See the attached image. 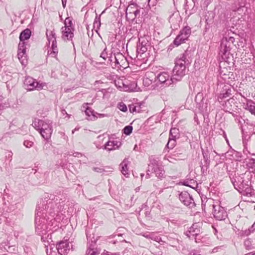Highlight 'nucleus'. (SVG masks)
<instances>
[{
  "label": "nucleus",
  "instance_id": "obj_30",
  "mask_svg": "<svg viewBox=\"0 0 255 255\" xmlns=\"http://www.w3.org/2000/svg\"><path fill=\"white\" fill-rule=\"evenodd\" d=\"M169 137L177 138L179 137V130L176 128H171L170 130Z\"/></svg>",
  "mask_w": 255,
  "mask_h": 255
},
{
  "label": "nucleus",
  "instance_id": "obj_52",
  "mask_svg": "<svg viewBox=\"0 0 255 255\" xmlns=\"http://www.w3.org/2000/svg\"><path fill=\"white\" fill-rule=\"evenodd\" d=\"M159 0H148V5H150L151 4L152 6H154L156 2L158 1Z\"/></svg>",
  "mask_w": 255,
  "mask_h": 255
},
{
  "label": "nucleus",
  "instance_id": "obj_18",
  "mask_svg": "<svg viewBox=\"0 0 255 255\" xmlns=\"http://www.w3.org/2000/svg\"><path fill=\"white\" fill-rule=\"evenodd\" d=\"M203 155L204 160L203 162L201 161L200 167L202 173L204 175H206L207 174V171L209 167L210 160L209 159L207 155H205L204 153H203Z\"/></svg>",
  "mask_w": 255,
  "mask_h": 255
},
{
  "label": "nucleus",
  "instance_id": "obj_26",
  "mask_svg": "<svg viewBox=\"0 0 255 255\" xmlns=\"http://www.w3.org/2000/svg\"><path fill=\"white\" fill-rule=\"evenodd\" d=\"M10 106L8 99L6 97H0V110Z\"/></svg>",
  "mask_w": 255,
  "mask_h": 255
},
{
  "label": "nucleus",
  "instance_id": "obj_38",
  "mask_svg": "<svg viewBox=\"0 0 255 255\" xmlns=\"http://www.w3.org/2000/svg\"><path fill=\"white\" fill-rule=\"evenodd\" d=\"M148 47L141 46L140 45H137L136 52L138 53L143 54L147 50Z\"/></svg>",
  "mask_w": 255,
  "mask_h": 255
},
{
  "label": "nucleus",
  "instance_id": "obj_11",
  "mask_svg": "<svg viewBox=\"0 0 255 255\" xmlns=\"http://www.w3.org/2000/svg\"><path fill=\"white\" fill-rule=\"evenodd\" d=\"M161 83L164 84L166 86H169L174 83L175 79L173 75L170 78L169 74L167 72H161L156 76Z\"/></svg>",
  "mask_w": 255,
  "mask_h": 255
},
{
  "label": "nucleus",
  "instance_id": "obj_44",
  "mask_svg": "<svg viewBox=\"0 0 255 255\" xmlns=\"http://www.w3.org/2000/svg\"><path fill=\"white\" fill-rule=\"evenodd\" d=\"M143 104H144L143 102H140V103H135L134 104L135 106H136V109L137 110V113L141 112V111H142L141 109L142 108Z\"/></svg>",
  "mask_w": 255,
  "mask_h": 255
},
{
  "label": "nucleus",
  "instance_id": "obj_28",
  "mask_svg": "<svg viewBox=\"0 0 255 255\" xmlns=\"http://www.w3.org/2000/svg\"><path fill=\"white\" fill-rule=\"evenodd\" d=\"M139 89V88H137V84L135 83H132L128 86H126L124 88V91L129 92L138 91Z\"/></svg>",
  "mask_w": 255,
  "mask_h": 255
},
{
  "label": "nucleus",
  "instance_id": "obj_64",
  "mask_svg": "<svg viewBox=\"0 0 255 255\" xmlns=\"http://www.w3.org/2000/svg\"><path fill=\"white\" fill-rule=\"evenodd\" d=\"M191 94H192V95L196 94V96H199V95L200 94V92H197V93H196V92H195V93H192Z\"/></svg>",
  "mask_w": 255,
  "mask_h": 255
},
{
  "label": "nucleus",
  "instance_id": "obj_49",
  "mask_svg": "<svg viewBox=\"0 0 255 255\" xmlns=\"http://www.w3.org/2000/svg\"><path fill=\"white\" fill-rule=\"evenodd\" d=\"M251 232L252 231L250 229L245 231H242L241 232V235L243 236H248L251 234Z\"/></svg>",
  "mask_w": 255,
  "mask_h": 255
},
{
  "label": "nucleus",
  "instance_id": "obj_19",
  "mask_svg": "<svg viewBox=\"0 0 255 255\" xmlns=\"http://www.w3.org/2000/svg\"><path fill=\"white\" fill-rule=\"evenodd\" d=\"M103 84L104 83L101 81H96L93 84V88L96 91L102 92L103 96H106L107 94V90L106 89L103 88Z\"/></svg>",
  "mask_w": 255,
  "mask_h": 255
},
{
  "label": "nucleus",
  "instance_id": "obj_32",
  "mask_svg": "<svg viewBox=\"0 0 255 255\" xmlns=\"http://www.w3.org/2000/svg\"><path fill=\"white\" fill-rule=\"evenodd\" d=\"M176 138L169 137L166 146L168 148L172 149L176 144Z\"/></svg>",
  "mask_w": 255,
  "mask_h": 255
},
{
  "label": "nucleus",
  "instance_id": "obj_1",
  "mask_svg": "<svg viewBox=\"0 0 255 255\" xmlns=\"http://www.w3.org/2000/svg\"><path fill=\"white\" fill-rule=\"evenodd\" d=\"M63 195L46 193L38 202L35 217V230L43 242H52L51 232L59 228L65 217Z\"/></svg>",
  "mask_w": 255,
  "mask_h": 255
},
{
  "label": "nucleus",
  "instance_id": "obj_46",
  "mask_svg": "<svg viewBox=\"0 0 255 255\" xmlns=\"http://www.w3.org/2000/svg\"><path fill=\"white\" fill-rule=\"evenodd\" d=\"M244 245L247 250H249L252 249L251 242L249 240H247L244 242Z\"/></svg>",
  "mask_w": 255,
  "mask_h": 255
},
{
  "label": "nucleus",
  "instance_id": "obj_12",
  "mask_svg": "<svg viewBox=\"0 0 255 255\" xmlns=\"http://www.w3.org/2000/svg\"><path fill=\"white\" fill-rule=\"evenodd\" d=\"M197 107L202 112L208 110V103L206 97H195Z\"/></svg>",
  "mask_w": 255,
  "mask_h": 255
},
{
  "label": "nucleus",
  "instance_id": "obj_34",
  "mask_svg": "<svg viewBox=\"0 0 255 255\" xmlns=\"http://www.w3.org/2000/svg\"><path fill=\"white\" fill-rule=\"evenodd\" d=\"M252 189L249 185L248 186H246V188L244 189L243 192H241L243 195L247 196H251L252 195Z\"/></svg>",
  "mask_w": 255,
  "mask_h": 255
},
{
  "label": "nucleus",
  "instance_id": "obj_63",
  "mask_svg": "<svg viewBox=\"0 0 255 255\" xmlns=\"http://www.w3.org/2000/svg\"><path fill=\"white\" fill-rule=\"evenodd\" d=\"M169 158H171V157H170L169 156H168V157H164V159H167V160H168L169 161L171 162V161L169 160Z\"/></svg>",
  "mask_w": 255,
  "mask_h": 255
},
{
  "label": "nucleus",
  "instance_id": "obj_40",
  "mask_svg": "<svg viewBox=\"0 0 255 255\" xmlns=\"http://www.w3.org/2000/svg\"><path fill=\"white\" fill-rule=\"evenodd\" d=\"M132 127L131 126H126L123 129L124 133L127 135H129L132 132Z\"/></svg>",
  "mask_w": 255,
  "mask_h": 255
},
{
  "label": "nucleus",
  "instance_id": "obj_4",
  "mask_svg": "<svg viewBox=\"0 0 255 255\" xmlns=\"http://www.w3.org/2000/svg\"><path fill=\"white\" fill-rule=\"evenodd\" d=\"M52 125L51 120H42L37 118H35L32 124L33 127L38 130L43 138L46 140L51 137L53 131Z\"/></svg>",
  "mask_w": 255,
  "mask_h": 255
},
{
  "label": "nucleus",
  "instance_id": "obj_8",
  "mask_svg": "<svg viewBox=\"0 0 255 255\" xmlns=\"http://www.w3.org/2000/svg\"><path fill=\"white\" fill-rule=\"evenodd\" d=\"M179 199L184 205L188 207L189 208H192L195 206V203L192 197L186 191L181 192L179 194Z\"/></svg>",
  "mask_w": 255,
  "mask_h": 255
},
{
  "label": "nucleus",
  "instance_id": "obj_17",
  "mask_svg": "<svg viewBox=\"0 0 255 255\" xmlns=\"http://www.w3.org/2000/svg\"><path fill=\"white\" fill-rule=\"evenodd\" d=\"M88 103H84L83 105V108H85V113L88 116V120L91 121H95L97 116L96 115V113L91 108L87 106Z\"/></svg>",
  "mask_w": 255,
  "mask_h": 255
},
{
  "label": "nucleus",
  "instance_id": "obj_59",
  "mask_svg": "<svg viewBox=\"0 0 255 255\" xmlns=\"http://www.w3.org/2000/svg\"><path fill=\"white\" fill-rule=\"evenodd\" d=\"M143 236H144V237H145L146 238H150V235L149 234H148L147 233H145L143 235Z\"/></svg>",
  "mask_w": 255,
  "mask_h": 255
},
{
  "label": "nucleus",
  "instance_id": "obj_25",
  "mask_svg": "<svg viewBox=\"0 0 255 255\" xmlns=\"http://www.w3.org/2000/svg\"><path fill=\"white\" fill-rule=\"evenodd\" d=\"M100 57L102 58L104 60H106L107 58H108L109 61L112 62V54L108 53L107 51V47L105 46L103 51L100 54Z\"/></svg>",
  "mask_w": 255,
  "mask_h": 255
},
{
  "label": "nucleus",
  "instance_id": "obj_42",
  "mask_svg": "<svg viewBox=\"0 0 255 255\" xmlns=\"http://www.w3.org/2000/svg\"><path fill=\"white\" fill-rule=\"evenodd\" d=\"M118 108L122 112H126L127 111V106L123 102H121L118 105Z\"/></svg>",
  "mask_w": 255,
  "mask_h": 255
},
{
  "label": "nucleus",
  "instance_id": "obj_10",
  "mask_svg": "<svg viewBox=\"0 0 255 255\" xmlns=\"http://www.w3.org/2000/svg\"><path fill=\"white\" fill-rule=\"evenodd\" d=\"M200 233V227L197 223H195L193 224L185 234L189 238L195 239V242H197L196 237L199 235Z\"/></svg>",
  "mask_w": 255,
  "mask_h": 255
},
{
  "label": "nucleus",
  "instance_id": "obj_29",
  "mask_svg": "<svg viewBox=\"0 0 255 255\" xmlns=\"http://www.w3.org/2000/svg\"><path fill=\"white\" fill-rule=\"evenodd\" d=\"M46 35L49 44L53 41L54 39H56V35L54 31H48L47 30Z\"/></svg>",
  "mask_w": 255,
  "mask_h": 255
},
{
  "label": "nucleus",
  "instance_id": "obj_41",
  "mask_svg": "<svg viewBox=\"0 0 255 255\" xmlns=\"http://www.w3.org/2000/svg\"><path fill=\"white\" fill-rule=\"evenodd\" d=\"M246 109L248 110L252 114L255 116V106L254 105L247 104Z\"/></svg>",
  "mask_w": 255,
  "mask_h": 255
},
{
  "label": "nucleus",
  "instance_id": "obj_39",
  "mask_svg": "<svg viewBox=\"0 0 255 255\" xmlns=\"http://www.w3.org/2000/svg\"><path fill=\"white\" fill-rule=\"evenodd\" d=\"M152 79H150L148 77H145L143 79V85L144 87H148L152 83Z\"/></svg>",
  "mask_w": 255,
  "mask_h": 255
},
{
  "label": "nucleus",
  "instance_id": "obj_43",
  "mask_svg": "<svg viewBox=\"0 0 255 255\" xmlns=\"http://www.w3.org/2000/svg\"><path fill=\"white\" fill-rule=\"evenodd\" d=\"M137 45H140L141 46H143L144 47H148L149 45V42L147 40L142 39L141 41L140 39H139V42Z\"/></svg>",
  "mask_w": 255,
  "mask_h": 255
},
{
  "label": "nucleus",
  "instance_id": "obj_15",
  "mask_svg": "<svg viewBox=\"0 0 255 255\" xmlns=\"http://www.w3.org/2000/svg\"><path fill=\"white\" fill-rule=\"evenodd\" d=\"M122 143L119 140H112L107 142L105 144V148L108 150H112L118 149Z\"/></svg>",
  "mask_w": 255,
  "mask_h": 255
},
{
  "label": "nucleus",
  "instance_id": "obj_27",
  "mask_svg": "<svg viewBox=\"0 0 255 255\" xmlns=\"http://www.w3.org/2000/svg\"><path fill=\"white\" fill-rule=\"evenodd\" d=\"M72 19L73 18L71 17H67L64 21L65 26L63 27L69 28L70 29L74 30V27L72 23Z\"/></svg>",
  "mask_w": 255,
  "mask_h": 255
},
{
  "label": "nucleus",
  "instance_id": "obj_14",
  "mask_svg": "<svg viewBox=\"0 0 255 255\" xmlns=\"http://www.w3.org/2000/svg\"><path fill=\"white\" fill-rule=\"evenodd\" d=\"M218 88L221 89L220 96H229L234 94L235 90L230 85H220Z\"/></svg>",
  "mask_w": 255,
  "mask_h": 255
},
{
  "label": "nucleus",
  "instance_id": "obj_3",
  "mask_svg": "<svg viewBox=\"0 0 255 255\" xmlns=\"http://www.w3.org/2000/svg\"><path fill=\"white\" fill-rule=\"evenodd\" d=\"M227 30L228 32V34L226 33L225 36L221 40L219 54L221 55L223 59L227 61L231 57H233L230 51L234 45L235 39L233 36L229 35L230 32L229 31L232 32V34H234V32H232L231 29H230V30L227 29Z\"/></svg>",
  "mask_w": 255,
  "mask_h": 255
},
{
  "label": "nucleus",
  "instance_id": "obj_55",
  "mask_svg": "<svg viewBox=\"0 0 255 255\" xmlns=\"http://www.w3.org/2000/svg\"><path fill=\"white\" fill-rule=\"evenodd\" d=\"M184 9H185V12L187 14V11L188 9H189V7L187 2L184 4Z\"/></svg>",
  "mask_w": 255,
  "mask_h": 255
},
{
  "label": "nucleus",
  "instance_id": "obj_45",
  "mask_svg": "<svg viewBox=\"0 0 255 255\" xmlns=\"http://www.w3.org/2000/svg\"><path fill=\"white\" fill-rule=\"evenodd\" d=\"M150 164L152 165L153 168L156 166H159L158 165V161L154 158L150 159Z\"/></svg>",
  "mask_w": 255,
  "mask_h": 255
},
{
  "label": "nucleus",
  "instance_id": "obj_61",
  "mask_svg": "<svg viewBox=\"0 0 255 255\" xmlns=\"http://www.w3.org/2000/svg\"><path fill=\"white\" fill-rule=\"evenodd\" d=\"M67 0H62V4L64 7H65L66 3Z\"/></svg>",
  "mask_w": 255,
  "mask_h": 255
},
{
  "label": "nucleus",
  "instance_id": "obj_60",
  "mask_svg": "<svg viewBox=\"0 0 255 255\" xmlns=\"http://www.w3.org/2000/svg\"><path fill=\"white\" fill-rule=\"evenodd\" d=\"M245 255H255V252H252L248 254H246Z\"/></svg>",
  "mask_w": 255,
  "mask_h": 255
},
{
  "label": "nucleus",
  "instance_id": "obj_5",
  "mask_svg": "<svg viewBox=\"0 0 255 255\" xmlns=\"http://www.w3.org/2000/svg\"><path fill=\"white\" fill-rule=\"evenodd\" d=\"M25 89L28 91L34 90H40L43 88L45 85L44 83H40L36 80L30 77H26L24 81Z\"/></svg>",
  "mask_w": 255,
  "mask_h": 255
},
{
  "label": "nucleus",
  "instance_id": "obj_54",
  "mask_svg": "<svg viewBox=\"0 0 255 255\" xmlns=\"http://www.w3.org/2000/svg\"><path fill=\"white\" fill-rule=\"evenodd\" d=\"M98 115V117L100 118H104V117H108V115L107 114H98V113H96V115Z\"/></svg>",
  "mask_w": 255,
  "mask_h": 255
},
{
  "label": "nucleus",
  "instance_id": "obj_58",
  "mask_svg": "<svg viewBox=\"0 0 255 255\" xmlns=\"http://www.w3.org/2000/svg\"><path fill=\"white\" fill-rule=\"evenodd\" d=\"M81 154L80 152H75L73 153V156L75 157L78 156L79 155H81Z\"/></svg>",
  "mask_w": 255,
  "mask_h": 255
},
{
  "label": "nucleus",
  "instance_id": "obj_31",
  "mask_svg": "<svg viewBox=\"0 0 255 255\" xmlns=\"http://www.w3.org/2000/svg\"><path fill=\"white\" fill-rule=\"evenodd\" d=\"M185 39L181 35H178L173 41V43L176 46L180 45L182 43L185 41Z\"/></svg>",
  "mask_w": 255,
  "mask_h": 255
},
{
  "label": "nucleus",
  "instance_id": "obj_35",
  "mask_svg": "<svg viewBox=\"0 0 255 255\" xmlns=\"http://www.w3.org/2000/svg\"><path fill=\"white\" fill-rule=\"evenodd\" d=\"M17 56L21 63L22 65L24 64V61L26 60V53L23 54V53L21 51H18Z\"/></svg>",
  "mask_w": 255,
  "mask_h": 255
},
{
  "label": "nucleus",
  "instance_id": "obj_2",
  "mask_svg": "<svg viewBox=\"0 0 255 255\" xmlns=\"http://www.w3.org/2000/svg\"><path fill=\"white\" fill-rule=\"evenodd\" d=\"M191 62V59L188 56L187 52L185 51L179 58H177L175 65L173 69V76L175 81H180L185 74L186 66Z\"/></svg>",
  "mask_w": 255,
  "mask_h": 255
},
{
  "label": "nucleus",
  "instance_id": "obj_6",
  "mask_svg": "<svg viewBox=\"0 0 255 255\" xmlns=\"http://www.w3.org/2000/svg\"><path fill=\"white\" fill-rule=\"evenodd\" d=\"M72 244L67 240H62L56 244V250L59 255H66L72 249Z\"/></svg>",
  "mask_w": 255,
  "mask_h": 255
},
{
  "label": "nucleus",
  "instance_id": "obj_20",
  "mask_svg": "<svg viewBox=\"0 0 255 255\" xmlns=\"http://www.w3.org/2000/svg\"><path fill=\"white\" fill-rule=\"evenodd\" d=\"M128 159L125 158L120 165L121 172L127 177L129 175V171L128 167Z\"/></svg>",
  "mask_w": 255,
  "mask_h": 255
},
{
  "label": "nucleus",
  "instance_id": "obj_9",
  "mask_svg": "<svg viewBox=\"0 0 255 255\" xmlns=\"http://www.w3.org/2000/svg\"><path fill=\"white\" fill-rule=\"evenodd\" d=\"M214 209L213 214L215 218L221 221L224 220L227 217V214L224 208L220 205H213Z\"/></svg>",
  "mask_w": 255,
  "mask_h": 255
},
{
  "label": "nucleus",
  "instance_id": "obj_24",
  "mask_svg": "<svg viewBox=\"0 0 255 255\" xmlns=\"http://www.w3.org/2000/svg\"><path fill=\"white\" fill-rule=\"evenodd\" d=\"M191 34V28L188 26L184 27L180 32L179 35H181L185 40H187L188 37Z\"/></svg>",
  "mask_w": 255,
  "mask_h": 255
},
{
  "label": "nucleus",
  "instance_id": "obj_33",
  "mask_svg": "<svg viewBox=\"0 0 255 255\" xmlns=\"http://www.w3.org/2000/svg\"><path fill=\"white\" fill-rule=\"evenodd\" d=\"M26 42L25 41H20L18 46V51H21L23 54L26 52Z\"/></svg>",
  "mask_w": 255,
  "mask_h": 255
},
{
  "label": "nucleus",
  "instance_id": "obj_53",
  "mask_svg": "<svg viewBox=\"0 0 255 255\" xmlns=\"http://www.w3.org/2000/svg\"><path fill=\"white\" fill-rule=\"evenodd\" d=\"M51 43H52V45H51L52 48L57 47L56 39H54L53 41L52 42H51Z\"/></svg>",
  "mask_w": 255,
  "mask_h": 255
},
{
  "label": "nucleus",
  "instance_id": "obj_22",
  "mask_svg": "<svg viewBox=\"0 0 255 255\" xmlns=\"http://www.w3.org/2000/svg\"><path fill=\"white\" fill-rule=\"evenodd\" d=\"M31 35V31L30 29L26 28L23 30L19 35V40L20 41H24V40H28Z\"/></svg>",
  "mask_w": 255,
  "mask_h": 255
},
{
  "label": "nucleus",
  "instance_id": "obj_51",
  "mask_svg": "<svg viewBox=\"0 0 255 255\" xmlns=\"http://www.w3.org/2000/svg\"><path fill=\"white\" fill-rule=\"evenodd\" d=\"M51 145L50 144L47 142H45L43 146V149L46 152L49 149L51 148Z\"/></svg>",
  "mask_w": 255,
  "mask_h": 255
},
{
  "label": "nucleus",
  "instance_id": "obj_23",
  "mask_svg": "<svg viewBox=\"0 0 255 255\" xmlns=\"http://www.w3.org/2000/svg\"><path fill=\"white\" fill-rule=\"evenodd\" d=\"M183 185L190 187L193 189L197 187L198 184L196 180L192 179H186L183 182Z\"/></svg>",
  "mask_w": 255,
  "mask_h": 255
},
{
  "label": "nucleus",
  "instance_id": "obj_13",
  "mask_svg": "<svg viewBox=\"0 0 255 255\" xmlns=\"http://www.w3.org/2000/svg\"><path fill=\"white\" fill-rule=\"evenodd\" d=\"M232 182L236 189H237L239 192H243L244 189L246 188V186H248L249 185L247 183H245L243 179L241 177H236L234 181L232 180Z\"/></svg>",
  "mask_w": 255,
  "mask_h": 255
},
{
  "label": "nucleus",
  "instance_id": "obj_7",
  "mask_svg": "<svg viewBox=\"0 0 255 255\" xmlns=\"http://www.w3.org/2000/svg\"><path fill=\"white\" fill-rule=\"evenodd\" d=\"M86 236L89 242H91V244L89 245L86 251V255H99L100 254V251L95 247L96 240L92 237V235L88 230L86 231Z\"/></svg>",
  "mask_w": 255,
  "mask_h": 255
},
{
  "label": "nucleus",
  "instance_id": "obj_47",
  "mask_svg": "<svg viewBox=\"0 0 255 255\" xmlns=\"http://www.w3.org/2000/svg\"><path fill=\"white\" fill-rule=\"evenodd\" d=\"M129 112L131 113H133L134 112L137 113L136 108L134 104H131L129 105Z\"/></svg>",
  "mask_w": 255,
  "mask_h": 255
},
{
  "label": "nucleus",
  "instance_id": "obj_16",
  "mask_svg": "<svg viewBox=\"0 0 255 255\" xmlns=\"http://www.w3.org/2000/svg\"><path fill=\"white\" fill-rule=\"evenodd\" d=\"M74 30L70 29L69 28L62 27L61 32L62 33V38L64 40H71L72 41L73 37H74Z\"/></svg>",
  "mask_w": 255,
  "mask_h": 255
},
{
  "label": "nucleus",
  "instance_id": "obj_48",
  "mask_svg": "<svg viewBox=\"0 0 255 255\" xmlns=\"http://www.w3.org/2000/svg\"><path fill=\"white\" fill-rule=\"evenodd\" d=\"M23 144L27 148H30L32 146L33 142L29 140H25L23 142Z\"/></svg>",
  "mask_w": 255,
  "mask_h": 255
},
{
  "label": "nucleus",
  "instance_id": "obj_56",
  "mask_svg": "<svg viewBox=\"0 0 255 255\" xmlns=\"http://www.w3.org/2000/svg\"><path fill=\"white\" fill-rule=\"evenodd\" d=\"M52 51H53V53L57 54L58 53V48H57V47L53 48H52Z\"/></svg>",
  "mask_w": 255,
  "mask_h": 255
},
{
  "label": "nucleus",
  "instance_id": "obj_36",
  "mask_svg": "<svg viewBox=\"0 0 255 255\" xmlns=\"http://www.w3.org/2000/svg\"><path fill=\"white\" fill-rule=\"evenodd\" d=\"M101 26V21H100V15H97L96 14V16L94 22V27L96 28L97 29L100 28Z\"/></svg>",
  "mask_w": 255,
  "mask_h": 255
},
{
  "label": "nucleus",
  "instance_id": "obj_21",
  "mask_svg": "<svg viewBox=\"0 0 255 255\" xmlns=\"http://www.w3.org/2000/svg\"><path fill=\"white\" fill-rule=\"evenodd\" d=\"M152 170L158 178L160 179L164 178L165 171L162 166H156L152 168Z\"/></svg>",
  "mask_w": 255,
  "mask_h": 255
},
{
  "label": "nucleus",
  "instance_id": "obj_57",
  "mask_svg": "<svg viewBox=\"0 0 255 255\" xmlns=\"http://www.w3.org/2000/svg\"><path fill=\"white\" fill-rule=\"evenodd\" d=\"M218 101L219 102H220L221 100H222L224 99H226L228 97L225 96V97H218Z\"/></svg>",
  "mask_w": 255,
  "mask_h": 255
},
{
  "label": "nucleus",
  "instance_id": "obj_37",
  "mask_svg": "<svg viewBox=\"0 0 255 255\" xmlns=\"http://www.w3.org/2000/svg\"><path fill=\"white\" fill-rule=\"evenodd\" d=\"M9 243L7 241L2 242L0 244V249L1 250L8 251L7 248L10 249V246L8 245Z\"/></svg>",
  "mask_w": 255,
  "mask_h": 255
},
{
  "label": "nucleus",
  "instance_id": "obj_62",
  "mask_svg": "<svg viewBox=\"0 0 255 255\" xmlns=\"http://www.w3.org/2000/svg\"><path fill=\"white\" fill-rule=\"evenodd\" d=\"M115 60V63L116 64H120L118 60L117 59V57L116 56L114 57Z\"/></svg>",
  "mask_w": 255,
  "mask_h": 255
},
{
  "label": "nucleus",
  "instance_id": "obj_50",
  "mask_svg": "<svg viewBox=\"0 0 255 255\" xmlns=\"http://www.w3.org/2000/svg\"><path fill=\"white\" fill-rule=\"evenodd\" d=\"M133 13L134 15V17L133 18L132 21H134L135 20V18L138 15H139L140 13V10L139 9H136L135 10L133 11V12H129V14Z\"/></svg>",
  "mask_w": 255,
  "mask_h": 255
}]
</instances>
